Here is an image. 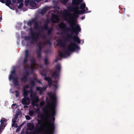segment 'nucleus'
Returning a JSON list of instances; mask_svg holds the SVG:
<instances>
[{
  "mask_svg": "<svg viewBox=\"0 0 134 134\" xmlns=\"http://www.w3.org/2000/svg\"><path fill=\"white\" fill-rule=\"evenodd\" d=\"M14 93H15V96H16V97H18V95L19 94L18 92H17V91H15V92H14Z\"/></svg>",
  "mask_w": 134,
  "mask_h": 134,
  "instance_id": "obj_25",
  "label": "nucleus"
},
{
  "mask_svg": "<svg viewBox=\"0 0 134 134\" xmlns=\"http://www.w3.org/2000/svg\"><path fill=\"white\" fill-rule=\"evenodd\" d=\"M25 117L26 119L28 120L30 119V117L29 116H26Z\"/></svg>",
  "mask_w": 134,
  "mask_h": 134,
  "instance_id": "obj_27",
  "label": "nucleus"
},
{
  "mask_svg": "<svg viewBox=\"0 0 134 134\" xmlns=\"http://www.w3.org/2000/svg\"><path fill=\"white\" fill-rule=\"evenodd\" d=\"M0 2L2 3H4L5 1L4 0H0Z\"/></svg>",
  "mask_w": 134,
  "mask_h": 134,
  "instance_id": "obj_31",
  "label": "nucleus"
},
{
  "mask_svg": "<svg viewBox=\"0 0 134 134\" xmlns=\"http://www.w3.org/2000/svg\"><path fill=\"white\" fill-rule=\"evenodd\" d=\"M34 112L33 111H29V115H32L34 114Z\"/></svg>",
  "mask_w": 134,
  "mask_h": 134,
  "instance_id": "obj_23",
  "label": "nucleus"
},
{
  "mask_svg": "<svg viewBox=\"0 0 134 134\" xmlns=\"http://www.w3.org/2000/svg\"><path fill=\"white\" fill-rule=\"evenodd\" d=\"M34 127V125L31 123H29L28 125V128L30 130H32Z\"/></svg>",
  "mask_w": 134,
  "mask_h": 134,
  "instance_id": "obj_15",
  "label": "nucleus"
},
{
  "mask_svg": "<svg viewBox=\"0 0 134 134\" xmlns=\"http://www.w3.org/2000/svg\"><path fill=\"white\" fill-rule=\"evenodd\" d=\"M25 123L24 122H23V123L22 124H21L20 125V127H21L23 126V125H24V124H25Z\"/></svg>",
  "mask_w": 134,
  "mask_h": 134,
  "instance_id": "obj_32",
  "label": "nucleus"
},
{
  "mask_svg": "<svg viewBox=\"0 0 134 134\" xmlns=\"http://www.w3.org/2000/svg\"><path fill=\"white\" fill-rule=\"evenodd\" d=\"M72 38L74 41L78 43H80V40L77 36L76 35L74 36Z\"/></svg>",
  "mask_w": 134,
  "mask_h": 134,
  "instance_id": "obj_12",
  "label": "nucleus"
},
{
  "mask_svg": "<svg viewBox=\"0 0 134 134\" xmlns=\"http://www.w3.org/2000/svg\"><path fill=\"white\" fill-rule=\"evenodd\" d=\"M56 86H55V87H56Z\"/></svg>",
  "mask_w": 134,
  "mask_h": 134,
  "instance_id": "obj_38",
  "label": "nucleus"
},
{
  "mask_svg": "<svg viewBox=\"0 0 134 134\" xmlns=\"http://www.w3.org/2000/svg\"><path fill=\"white\" fill-rule=\"evenodd\" d=\"M16 0H11V2L9 0H6V5L8 6L11 9L14 10L16 6L14 5Z\"/></svg>",
  "mask_w": 134,
  "mask_h": 134,
  "instance_id": "obj_6",
  "label": "nucleus"
},
{
  "mask_svg": "<svg viewBox=\"0 0 134 134\" xmlns=\"http://www.w3.org/2000/svg\"><path fill=\"white\" fill-rule=\"evenodd\" d=\"M28 87L27 85L25 86L23 89V95L24 98L22 100V103L24 105H29L30 103V100L28 97H27V94L29 92L30 93V97L32 100V104L34 106H35L36 107L35 109L36 112L37 114L39 112V108L38 106V102L39 101L38 97L35 94L33 95L32 90L30 92L27 91L26 89Z\"/></svg>",
  "mask_w": 134,
  "mask_h": 134,
  "instance_id": "obj_3",
  "label": "nucleus"
},
{
  "mask_svg": "<svg viewBox=\"0 0 134 134\" xmlns=\"http://www.w3.org/2000/svg\"><path fill=\"white\" fill-rule=\"evenodd\" d=\"M2 20V18L1 17H0V21H1Z\"/></svg>",
  "mask_w": 134,
  "mask_h": 134,
  "instance_id": "obj_35",
  "label": "nucleus"
},
{
  "mask_svg": "<svg viewBox=\"0 0 134 134\" xmlns=\"http://www.w3.org/2000/svg\"><path fill=\"white\" fill-rule=\"evenodd\" d=\"M44 104V103L43 102H41L40 103V106H42Z\"/></svg>",
  "mask_w": 134,
  "mask_h": 134,
  "instance_id": "obj_30",
  "label": "nucleus"
},
{
  "mask_svg": "<svg viewBox=\"0 0 134 134\" xmlns=\"http://www.w3.org/2000/svg\"><path fill=\"white\" fill-rule=\"evenodd\" d=\"M21 128V127H20L19 126V127H18L17 128V129L16 130V132H18L19 130Z\"/></svg>",
  "mask_w": 134,
  "mask_h": 134,
  "instance_id": "obj_26",
  "label": "nucleus"
},
{
  "mask_svg": "<svg viewBox=\"0 0 134 134\" xmlns=\"http://www.w3.org/2000/svg\"><path fill=\"white\" fill-rule=\"evenodd\" d=\"M59 27L62 29L64 28L65 27V25L63 23H61L59 25Z\"/></svg>",
  "mask_w": 134,
  "mask_h": 134,
  "instance_id": "obj_19",
  "label": "nucleus"
},
{
  "mask_svg": "<svg viewBox=\"0 0 134 134\" xmlns=\"http://www.w3.org/2000/svg\"><path fill=\"white\" fill-rule=\"evenodd\" d=\"M14 70H13L11 71L10 74L9 75V80H10L11 79H13V82L14 85H17L18 83L17 80L16 78H14Z\"/></svg>",
  "mask_w": 134,
  "mask_h": 134,
  "instance_id": "obj_7",
  "label": "nucleus"
},
{
  "mask_svg": "<svg viewBox=\"0 0 134 134\" xmlns=\"http://www.w3.org/2000/svg\"><path fill=\"white\" fill-rule=\"evenodd\" d=\"M79 49V47L74 43H71L69 45L68 49H65L60 52L59 55L61 57L65 58L70 55V52Z\"/></svg>",
  "mask_w": 134,
  "mask_h": 134,
  "instance_id": "obj_4",
  "label": "nucleus"
},
{
  "mask_svg": "<svg viewBox=\"0 0 134 134\" xmlns=\"http://www.w3.org/2000/svg\"><path fill=\"white\" fill-rule=\"evenodd\" d=\"M59 44H60V43H59Z\"/></svg>",
  "mask_w": 134,
  "mask_h": 134,
  "instance_id": "obj_37",
  "label": "nucleus"
},
{
  "mask_svg": "<svg viewBox=\"0 0 134 134\" xmlns=\"http://www.w3.org/2000/svg\"><path fill=\"white\" fill-rule=\"evenodd\" d=\"M1 124L0 125V133L1 130L3 129V127H5L4 126V123L6 121V120L4 118H2L0 120Z\"/></svg>",
  "mask_w": 134,
  "mask_h": 134,
  "instance_id": "obj_8",
  "label": "nucleus"
},
{
  "mask_svg": "<svg viewBox=\"0 0 134 134\" xmlns=\"http://www.w3.org/2000/svg\"><path fill=\"white\" fill-rule=\"evenodd\" d=\"M48 62V60L47 59H46L44 60V63L46 64H47Z\"/></svg>",
  "mask_w": 134,
  "mask_h": 134,
  "instance_id": "obj_29",
  "label": "nucleus"
},
{
  "mask_svg": "<svg viewBox=\"0 0 134 134\" xmlns=\"http://www.w3.org/2000/svg\"><path fill=\"white\" fill-rule=\"evenodd\" d=\"M85 18V17L84 16H83L81 17V19L83 20Z\"/></svg>",
  "mask_w": 134,
  "mask_h": 134,
  "instance_id": "obj_33",
  "label": "nucleus"
},
{
  "mask_svg": "<svg viewBox=\"0 0 134 134\" xmlns=\"http://www.w3.org/2000/svg\"><path fill=\"white\" fill-rule=\"evenodd\" d=\"M30 5L32 7V9H35L37 8L36 4L34 1H31L30 3Z\"/></svg>",
  "mask_w": 134,
  "mask_h": 134,
  "instance_id": "obj_13",
  "label": "nucleus"
},
{
  "mask_svg": "<svg viewBox=\"0 0 134 134\" xmlns=\"http://www.w3.org/2000/svg\"><path fill=\"white\" fill-rule=\"evenodd\" d=\"M79 10L78 7L72 8L70 7L67 8V10L64 11V15L63 18L65 20H67L70 24L71 26V31L77 35L81 30V29L77 24L76 19L78 17V15L82 14L87 12L88 8L86 7L85 3L81 4L80 6Z\"/></svg>",
  "mask_w": 134,
  "mask_h": 134,
  "instance_id": "obj_2",
  "label": "nucleus"
},
{
  "mask_svg": "<svg viewBox=\"0 0 134 134\" xmlns=\"http://www.w3.org/2000/svg\"><path fill=\"white\" fill-rule=\"evenodd\" d=\"M46 88H41L40 87H37L36 88V90L37 91H39L40 94H41L42 91H43L45 90Z\"/></svg>",
  "mask_w": 134,
  "mask_h": 134,
  "instance_id": "obj_16",
  "label": "nucleus"
},
{
  "mask_svg": "<svg viewBox=\"0 0 134 134\" xmlns=\"http://www.w3.org/2000/svg\"><path fill=\"white\" fill-rule=\"evenodd\" d=\"M83 0H72V3L74 5H78Z\"/></svg>",
  "mask_w": 134,
  "mask_h": 134,
  "instance_id": "obj_11",
  "label": "nucleus"
},
{
  "mask_svg": "<svg viewBox=\"0 0 134 134\" xmlns=\"http://www.w3.org/2000/svg\"><path fill=\"white\" fill-rule=\"evenodd\" d=\"M12 108L13 109H17V106L16 104H13L12 106Z\"/></svg>",
  "mask_w": 134,
  "mask_h": 134,
  "instance_id": "obj_20",
  "label": "nucleus"
},
{
  "mask_svg": "<svg viewBox=\"0 0 134 134\" xmlns=\"http://www.w3.org/2000/svg\"><path fill=\"white\" fill-rule=\"evenodd\" d=\"M52 21L53 23L58 22L59 21L58 17L54 15H52Z\"/></svg>",
  "mask_w": 134,
  "mask_h": 134,
  "instance_id": "obj_9",
  "label": "nucleus"
},
{
  "mask_svg": "<svg viewBox=\"0 0 134 134\" xmlns=\"http://www.w3.org/2000/svg\"><path fill=\"white\" fill-rule=\"evenodd\" d=\"M36 65L35 62V61L33 62H32L31 65V69L33 70L34 69V67Z\"/></svg>",
  "mask_w": 134,
  "mask_h": 134,
  "instance_id": "obj_17",
  "label": "nucleus"
},
{
  "mask_svg": "<svg viewBox=\"0 0 134 134\" xmlns=\"http://www.w3.org/2000/svg\"><path fill=\"white\" fill-rule=\"evenodd\" d=\"M51 102L47 103L44 109V114L38 115L37 124L34 131L31 134H38L42 132L44 134H53L54 129L53 124L50 120L54 121V116L55 113V107L56 97L55 94L50 93L48 94Z\"/></svg>",
  "mask_w": 134,
  "mask_h": 134,
  "instance_id": "obj_1",
  "label": "nucleus"
},
{
  "mask_svg": "<svg viewBox=\"0 0 134 134\" xmlns=\"http://www.w3.org/2000/svg\"><path fill=\"white\" fill-rule=\"evenodd\" d=\"M26 107V106H24V107Z\"/></svg>",
  "mask_w": 134,
  "mask_h": 134,
  "instance_id": "obj_36",
  "label": "nucleus"
},
{
  "mask_svg": "<svg viewBox=\"0 0 134 134\" xmlns=\"http://www.w3.org/2000/svg\"><path fill=\"white\" fill-rule=\"evenodd\" d=\"M25 4L26 5H27L28 4H29V2L25 0Z\"/></svg>",
  "mask_w": 134,
  "mask_h": 134,
  "instance_id": "obj_28",
  "label": "nucleus"
},
{
  "mask_svg": "<svg viewBox=\"0 0 134 134\" xmlns=\"http://www.w3.org/2000/svg\"><path fill=\"white\" fill-rule=\"evenodd\" d=\"M44 79L46 81H47L48 84L49 86H51L52 84V81H51V79L49 77H45Z\"/></svg>",
  "mask_w": 134,
  "mask_h": 134,
  "instance_id": "obj_14",
  "label": "nucleus"
},
{
  "mask_svg": "<svg viewBox=\"0 0 134 134\" xmlns=\"http://www.w3.org/2000/svg\"><path fill=\"white\" fill-rule=\"evenodd\" d=\"M60 69V65L59 64H58L56 66L55 71L52 76V77L54 78L55 80V81H54V82L55 83L57 81L58 79Z\"/></svg>",
  "mask_w": 134,
  "mask_h": 134,
  "instance_id": "obj_5",
  "label": "nucleus"
},
{
  "mask_svg": "<svg viewBox=\"0 0 134 134\" xmlns=\"http://www.w3.org/2000/svg\"><path fill=\"white\" fill-rule=\"evenodd\" d=\"M20 112H18V113H16V115H15V118H16L17 117H18V115L20 114Z\"/></svg>",
  "mask_w": 134,
  "mask_h": 134,
  "instance_id": "obj_24",
  "label": "nucleus"
},
{
  "mask_svg": "<svg viewBox=\"0 0 134 134\" xmlns=\"http://www.w3.org/2000/svg\"><path fill=\"white\" fill-rule=\"evenodd\" d=\"M23 0H17V5L19 4L18 6V8L19 9L21 8L23 6Z\"/></svg>",
  "mask_w": 134,
  "mask_h": 134,
  "instance_id": "obj_10",
  "label": "nucleus"
},
{
  "mask_svg": "<svg viewBox=\"0 0 134 134\" xmlns=\"http://www.w3.org/2000/svg\"><path fill=\"white\" fill-rule=\"evenodd\" d=\"M13 123L12 124V127H16L17 126L16 123H15V121L14 119H13L12 120Z\"/></svg>",
  "mask_w": 134,
  "mask_h": 134,
  "instance_id": "obj_18",
  "label": "nucleus"
},
{
  "mask_svg": "<svg viewBox=\"0 0 134 134\" xmlns=\"http://www.w3.org/2000/svg\"><path fill=\"white\" fill-rule=\"evenodd\" d=\"M26 80V76H24L21 79L22 81L25 82Z\"/></svg>",
  "mask_w": 134,
  "mask_h": 134,
  "instance_id": "obj_21",
  "label": "nucleus"
},
{
  "mask_svg": "<svg viewBox=\"0 0 134 134\" xmlns=\"http://www.w3.org/2000/svg\"><path fill=\"white\" fill-rule=\"evenodd\" d=\"M25 53L26 54V55L27 56V53L28 52V51L27 50H26L25 51Z\"/></svg>",
  "mask_w": 134,
  "mask_h": 134,
  "instance_id": "obj_34",
  "label": "nucleus"
},
{
  "mask_svg": "<svg viewBox=\"0 0 134 134\" xmlns=\"http://www.w3.org/2000/svg\"><path fill=\"white\" fill-rule=\"evenodd\" d=\"M68 1V0H63L62 2L63 3L65 4Z\"/></svg>",
  "mask_w": 134,
  "mask_h": 134,
  "instance_id": "obj_22",
  "label": "nucleus"
}]
</instances>
